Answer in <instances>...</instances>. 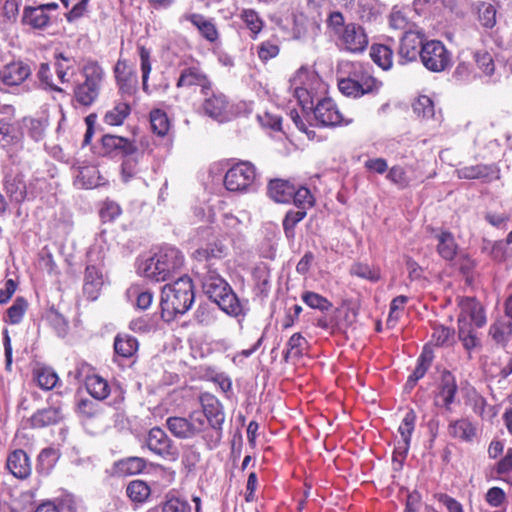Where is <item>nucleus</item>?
Masks as SVG:
<instances>
[{
  "label": "nucleus",
  "mask_w": 512,
  "mask_h": 512,
  "mask_svg": "<svg viewBox=\"0 0 512 512\" xmlns=\"http://www.w3.org/2000/svg\"><path fill=\"white\" fill-rule=\"evenodd\" d=\"M150 124L153 133L160 137L167 135L170 129V120L161 109H154L150 112Z\"/></svg>",
  "instance_id": "nucleus-40"
},
{
  "label": "nucleus",
  "mask_w": 512,
  "mask_h": 512,
  "mask_svg": "<svg viewBox=\"0 0 512 512\" xmlns=\"http://www.w3.org/2000/svg\"><path fill=\"white\" fill-rule=\"evenodd\" d=\"M372 67L369 66L357 79H354V98L361 97L365 94L378 90L380 82H378L371 74Z\"/></svg>",
  "instance_id": "nucleus-29"
},
{
  "label": "nucleus",
  "mask_w": 512,
  "mask_h": 512,
  "mask_svg": "<svg viewBox=\"0 0 512 512\" xmlns=\"http://www.w3.org/2000/svg\"><path fill=\"white\" fill-rule=\"evenodd\" d=\"M193 283L189 276H181L166 284L161 292L162 317L167 320L187 312L194 302Z\"/></svg>",
  "instance_id": "nucleus-3"
},
{
  "label": "nucleus",
  "mask_w": 512,
  "mask_h": 512,
  "mask_svg": "<svg viewBox=\"0 0 512 512\" xmlns=\"http://www.w3.org/2000/svg\"><path fill=\"white\" fill-rule=\"evenodd\" d=\"M349 61H341L337 68V82L339 91L345 96L352 95V70Z\"/></svg>",
  "instance_id": "nucleus-37"
},
{
  "label": "nucleus",
  "mask_w": 512,
  "mask_h": 512,
  "mask_svg": "<svg viewBox=\"0 0 512 512\" xmlns=\"http://www.w3.org/2000/svg\"><path fill=\"white\" fill-rule=\"evenodd\" d=\"M35 512H75V507L70 500L48 501L39 505Z\"/></svg>",
  "instance_id": "nucleus-53"
},
{
  "label": "nucleus",
  "mask_w": 512,
  "mask_h": 512,
  "mask_svg": "<svg viewBox=\"0 0 512 512\" xmlns=\"http://www.w3.org/2000/svg\"><path fill=\"white\" fill-rule=\"evenodd\" d=\"M279 53V47L275 41L267 40L258 47V56L263 61H268L276 57Z\"/></svg>",
  "instance_id": "nucleus-63"
},
{
  "label": "nucleus",
  "mask_w": 512,
  "mask_h": 512,
  "mask_svg": "<svg viewBox=\"0 0 512 512\" xmlns=\"http://www.w3.org/2000/svg\"><path fill=\"white\" fill-rule=\"evenodd\" d=\"M48 125L49 118L45 113H42L38 117H30L23 120V126L26 133L36 142L41 141L44 138Z\"/></svg>",
  "instance_id": "nucleus-24"
},
{
  "label": "nucleus",
  "mask_w": 512,
  "mask_h": 512,
  "mask_svg": "<svg viewBox=\"0 0 512 512\" xmlns=\"http://www.w3.org/2000/svg\"><path fill=\"white\" fill-rule=\"evenodd\" d=\"M131 112L130 104L126 100L118 102L106 112L104 122L111 126H120Z\"/></svg>",
  "instance_id": "nucleus-35"
},
{
  "label": "nucleus",
  "mask_w": 512,
  "mask_h": 512,
  "mask_svg": "<svg viewBox=\"0 0 512 512\" xmlns=\"http://www.w3.org/2000/svg\"><path fill=\"white\" fill-rule=\"evenodd\" d=\"M199 402L202 407V416L205 422H208L210 430L206 429L205 434L202 435L209 449L215 448L221 441L223 423L225 421V413L220 401L210 393H202L199 397Z\"/></svg>",
  "instance_id": "nucleus-6"
},
{
  "label": "nucleus",
  "mask_w": 512,
  "mask_h": 512,
  "mask_svg": "<svg viewBox=\"0 0 512 512\" xmlns=\"http://www.w3.org/2000/svg\"><path fill=\"white\" fill-rule=\"evenodd\" d=\"M306 216V211L303 209L298 210H290L286 213L285 218L283 220V228L285 235L288 239H294L295 226L304 219Z\"/></svg>",
  "instance_id": "nucleus-47"
},
{
  "label": "nucleus",
  "mask_w": 512,
  "mask_h": 512,
  "mask_svg": "<svg viewBox=\"0 0 512 512\" xmlns=\"http://www.w3.org/2000/svg\"><path fill=\"white\" fill-rule=\"evenodd\" d=\"M138 154L127 157L122 163V177L125 182L129 181L140 172L138 168Z\"/></svg>",
  "instance_id": "nucleus-61"
},
{
  "label": "nucleus",
  "mask_w": 512,
  "mask_h": 512,
  "mask_svg": "<svg viewBox=\"0 0 512 512\" xmlns=\"http://www.w3.org/2000/svg\"><path fill=\"white\" fill-rule=\"evenodd\" d=\"M76 183L86 189L98 186L100 184L99 171L93 166L81 168Z\"/></svg>",
  "instance_id": "nucleus-43"
},
{
  "label": "nucleus",
  "mask_w": 512,
  "mask_h": 512,
  "mask_svg": "<svg viewBox=\"0 0 512 512\" xmlns=\"http://www.w3.org/2000/svg\"><path fill=\"white\" fill-rule=\"evenodd\" d=\"M170 433L178 439H193L205 434L207 424L198 412H192L188 417L171 416L166 419Z\"/></svg>",
  "instance_id": "nucleus-8"
},
{
  "label": "nucleus",
  "mask_w": 512,
  "mask_h": 512,
  "mask_svg": "<svg viewBox=\"0 0 512 512\" xmlns=\"http://www.w3.org/2000/svg\"><path fill=\"white\" fill-rule=\"evenodd\" d=\"M59 456L55 449L45 448L38 456L37 471L42 475H48L55 466Z\"/></svg>",
  "instance_id": "nucleus-41"
},
{
  "label": "nucleus",
  "mask_w": 512,
  "mask_h": 512,
  "mask_svg": "<svg viewBox=\"0 0 512 512\" xmlns=\"http://www.w3.org/2000/svg\"><path fill=\"white\" fill-rule=\"evenodd\" d=\"M302 300L311 308L319 310H327L330 303L327 299L314 292H305L302 295Z\"/></svg>",
  "instance_id": "nucleus-62"
},
{
  "label": "nucleus",
  "mask_w": 512,
  "mask_h": 512,
  "mask_svg": "<svg viewBox=\"0 0 512 512\" xmlns=\"http://www.w3.org/2000/svg\"><path fill=\"white\" fill-rule=\"evenodd\" d=\"M146 467V461L140 457H129L118 462V470L126 475L141 473Z\"/></svg>",
  "instance_id": "nucleus-49"
},
{
  "label": "nucleus",
  "mask_w": 512,
  "mask_h": 512,
  "mask_svg": "<svg viewBox=\"0 0 512 512\" xmlns=\"http://www.w3.org/2000/svg\"><path fill=\"white\" fill-rule=\"evenodd\" d=\"M312 108L315 119L323 126H335L342 122V114L330 98L319 97Z\"/></svg>",
  "instance_id": "nucleus-14"
},
{
  "label": "nucleus",
  "mask_w": 512,
  "mask_h": 512,
  "mask_svg": "<svg viewBox=\"0 0 512 512\" xmlns=\"http://www.w3.org/2000/svg\"><path fill=\"white\" fill-rule=\"evenodd\" d=\"M478 18L482 26L492 28L496 24V8L490 3H481L478 6Z\"/></svg>",
  "instance_id": "nucleus-54"
},
{
  "label": "nucleus",
  "mask_w": 512,
  "mask_h": 512,
  "mask_svg": "<svg viewBox=\"0 0 512 512\" xmlns=\"http://www.w3.org/2000/svg\"><path fill=\"white\" fill-rule=\"evenodd\" d=\"M146 444L150 451L163 458L176 459L178 455L173 441L161 428L154 427L149 431Z\"/></svg>",
  "instance_id": "nucleus-13"
},
{
  "label": "nucleus",
  "mask_w": 512,
  "mask_h": 512,
  "mask_svg": "<svg viewBox=\"0 0 512 512\" xmlns=\"http://www.w3.org/2000/svg\"><path fill=\"white\" fill-rule=\"evenodd\" d=\"M387 178L400 189L408 187L410 183L405 170L400 166L392 167L387 174Z\"/></svg>",
  "instance_id": "nucleus-60"
},
{
  "label": "nucleus",
  "mask_w": 512,
  "mask_h": 512,
  "mask_svg": "<svg viewBox=\"0 0 512 512\" xmlns=\"http://www.w3.org/2000/svg\"><path fill=\"white\" fill-rule=\"evenodd\" d=\"M180 21L190 22L193 26L197 28L201 36L211 43L215 42L219 37V33L213 21L207 19L201 14H185L181 17Z\"/></svg>",
  "instance_id": "nucleus-18"
},
{
  "label": "nucleus",
  "mask_w": 512,
  "mask_h": 512,
  "mask_svg": "<svg viewBox=\"0 0 512 512\" xmlns=\"http://www.w3.org/2000/svg\"><path fill=\"white\" fill-rule=\"evenodd\" d=\"M413 112L424 119L432 118L435 114L434 103L426 95L419 96L412 104Z\"/></svg>",
  "instance_id": "nucleus-51"
},
{
  "label": "nucleus",
  "mask_w": 512,
  "mask_h": 512,
  "mask_svg": "<svg viewBox=\"0 0 512 512\" xmlns=\"http://www.w3.org/2000/svg\"><path fill=\"white\" fill-rule=\"evenodd\" d=\"M462 310L467 313L476 327L480 328L486 323V316L483 307L473 298H466L462 301Z\"/></svg>",
  "instance_id": "nucleus-39"
},
{
  "label": "nucleus",
  "mask_w": 512,
  "mask_h": 512,
  "mask_svg": "<svg viewBox=\"0 0 512 512\" xmlns=\"http://www.w3.org/2000/svg\"><path fill=\"white\" fill-rule=\"evenodd\" d=\"M81 74L84 80L74 86V100L78 105L88 107L100 94L105 72L97 62L89 61L82 67Z\"/></svg>",
  "instance_id": "nucleus-5"
},
{
  "label": "nucleus",
  "mask_w": 512,
  "mask_h": 512,
  "mask_svg": "<svg viewBox=\"0 0 512 512\" xmlns=\"http://www.w3.org/2000/svg\"><path fill=\"white\" fill-rule=\"evenodd\" d=\"M456 173L460 179L485 178L490 174V167L483 164L465 166L457 169Z\"/></svg>",
  "instance_id": "nucleus-50"
},
{
  "label": "nucleus",
  "mask_w": 512,
  "mask_h": 512,
  "mask_svg": "<svg viewBox=\"0 0 512 512\" xmlns=\"http://www.w3.org/2000/svg\"><path fill=\"white\" fill-rule=\"evenodd\" d=\"M437 240L436 250L439 256L445 261H452L458 253V244L454 235L446 230H441L435 234Z\"/></svg>",
  "instance_id": "nucleus-20"
},
{
  "label": "nucleus",
  "mask_w": 512,
  "mask_h": 512,
  "mask_svg": "<svg viewBox=\"0 0 512 512\" xmlns=\"http://www.w3.org/2000/svg\"><path fill=\"white\" fill-rule=\"evenodd\" d=\"M27 309V302L24 298H17L13 305L7 311L8 322L12 325L18 324L22 321L23 316Z\"/></svg>",
  "instance_id": "nucleus-58"
},
{
  "label": "nucleus",
  "mask_w": 512,
  "mask_h": 512,
  "mask_svg": "<svg viewBox=\"0 0 512 512\" xmlns=\"http://www.w3.org/2000/svg\"><path fill=\"white\" fill-rule=\"evenodd\" d=\"M114 74L122 97H133L138 90V76L134 68L126 60L119 59L114 67Z\"/></svg>",
  "instance_id": "nucleus-11"
},
{
  "label": "nucleus",
  "mask_w": 512,
  "mask_h": 512,
  "mask_svg": "<svg viewBox=\"0 0 512 512\" xmlns=\"http://www.w3.org/2000/svg\"><path fill=\"white\" fill-rule=\"evenodd\" d=\"M86 387L89 394L95 399L102 400L109 395L108 383L97 375L87 378Z\"/></svg>",
  "instance_id": "nucleus-42"
},
{
  "label": "nucleus",
  "mask_w": 512,
  "mask_h": 512,
  "mask_svg": "<svg viewBox=\"0 0 512 512\" xmlns=\"http://www.w3.org/2000/svg\"><path fill=\"white\" fill-rule=\"evenodd\" d=\"M454 330L442 325L435 326L431 342L436 346H448L453 342Z\"/></svg>",
  "instance_id": "nucleus-57"
},
{
  "label": "nucleus",
  "mask_w": 512,
  "mask_h": 512,
  "mask_svg": "<svg viewBox=\"0 0 512 512\" xmlns=\"http://www.w3.org/2000/svg\"><path fill=\"white\" fill-rule=\"evenodd\" d=\"M257 178L255 166L248 161L233 165L225 174L224 185L231 192H249Z\"/></svg>",
  "instance_id": "nucleus-9"
},
{
  "label": "nucleus",
  "mask_w": 512,
  "mask_h": 512,
  "mask_svg": "<svg viewBox=\"0 0 512 512\" xmlns=\"http://www.w3.org/2000/svg\"><path fill=\"white\" fill-rule=\"evenodd\" d=\"M222 253V248L197 251L198 256L208 262L204 266L206 271L202 273V288L209 299L215 302L225 314L235 318L240 328H242L243 322L250 311L249 300L240 299L229 283L214 268V263L211 261L220 258Z\"/></svg>",
  "instance_id": "nucleus-1"
},
{
  "label": "nucleus",
  "mask_w": 512,
  "mask_h": 512,
  "mask_svg": "<svg viewBox=\"0 0 512 512\" xmlns=\"http://www.w3.org/2000/svg\"><path fill=\"white\" fill-rule=\"evenodd\" d=\"M32 73L30 66L23 61H13L0 69V82L6 86L21 85Z\"/></svg>",
  "instance_id": "nucleus-15"
},
{
  "label": "nucleus",
  "mask_w": 512,
  "mask_h": 512,
  "mask_svg": "<svg viewBox=\"0 0 512 512\" xmlns=\"http://www.w3.org/2000/svg\"><path fill=\"white\" fill-rule=\"evenodd\" d=\"M416 413L413 409H410L402 419L398 432L401 436V440L397 442V444L404 445V449L406 447H410L411 436L415 429L416 423Z\"/></svg>",
  "instance_id": "nucleus-38"
},
{
  "label": "nucleus",
  "mask_w": 512,
  "mask_h": 512,
  "mask_svg": "<svg viewBox=\"0 0 512 512\" xmlns=\"http://www.w3.org/2000/svg\"><path fill=\"white\" fill-rule=\"evenodd\" d=\"M290 89L303 111H310L319 97L326 93V85L314 71L300 68L290 79Z\"/></svg>",
  "instance_id": "nucleus-4"
},
{
  "label": "nucleus",
  "mask_w": 512,
  "mask_h": 512,
  "mask_svg": "<svg viewBox=\"0 0 512 512\" xmlns=\"http://www.w3.org/2000/svg\"><path fill=\"white\" fill-rule=\"evenodd\" d=\"M307 341L300 333H294L287 343V352L286 357L292 355L294 357H299L303 354V352L307 348Z\"/></svg>",
  "instance_id": "nucleus-59"
},
{
  "label": "nucleus",
  "mask_w": 512,
  "mask_h": 512,
  "mask_svg": "<svg viewBox=\"0 0 512 512\" xmlns=\"http://www.w3.org/2000/svg\"><path fill=\"white\" fill-rule=\"evenodd\" d=\"M421 52L420 61L430 72L440 73L453 65L451 51L439 40L425 41Z\"/></svg>",
  "instance_id": "nucleus-7"
},
{
  "label": "nucleus",
  "mask_w": 512,
  "mask_h": 512,
  "mask_svg": "<svg viewBox=\"0 0 512 512\" xmlns=\"http://www.w3.org/2000/svg\"><path fill=\"white\" fill-rule=\"evenodd\" d=\"M328 30L336 45L342 49L351 51L352 30L345 23L344 16L339 11L331 12L327 20Z\"/></svg>",
  "instance_id": "nucleus-12"
},
{
  "label": "nucleus",
  "mask_w": 512,
  "mask_h": 512,
  "mask_svg": "<svg viewBox=\"0 0 512 512\" xmlns=\"http://www.w3.org/2000/svg\"><path fill=\"white\" fill-rule=\"evenodd\" d=\"M200 86L203 94L211 88V83L206 74L198 67H188L182 70L177 81V87Z\"/></svg>",
  "instance_id": "nucleus-16"
},
{
  "label": "nucleus",
  "mask_w": 512,
  "mask_h": 512,
  "mask_svg": "<svg viewBox=\"0 0 512 512\" xmlns=\"http://www.w3.org/2000/svg\"><path fill=\"white\" fill-rule=\"evenodd\" d=\"M292 200L298 209H303L305 211L307 208L312 207L314 203V197L306 187H300L298 189L294 187Z\"/></svg>",
  "instance_id": "nucleus-55"
},
{
  "label": "nucleus",
  "mask_w": 512,
  "mask_h": 512,
  "mask_svg": "<svg viewBox=\"0 0 512 512\" xmlns=\"http://www.w3.org/2000/svg\"><path fill=\"white\" fill-rule=\"evenodd\" d=\"M122 210L118 203L114 201H105L100 210V216L103 221H113L120 216Z\"/></svg>",
  "instance_id": "nucleus-64"
},
{
  "label": "nucleus",
  "mask_w": 512,
  "mask_h": 512,
  "mask_svg": "<svg viewBox=\"0 0 512 512\" xmlns=\"http://www.w3.org/2000/svg\"><path fill=\"white\" fill-rule=\"evenodd\" d=\"M162 512H192V506L188 500L178 496H167L163 503Z\"/></svg>",
  "instance_id": "nucleus-52"
},
{
  "label": "nucleus",
  "mask_w": 512,
  "mask_h": 512,
  "mask_svg": "<svg viewBox=\"0 0 512 512\" xmlns=\"http://www.w3.org/2000/svg\"><path fill=\"white\" fill-rule=\"evenodd\" d=\"M202 107L206 115L219 122L228 118V101L223 94H212V96L207 97Z\"/></svg>",
  "instance_id": "nucleus-19"
},
{
  "label": "nucleus",
  "mask_w": 512,
  "mask_h": 512,
  "mask_svg": "<svg viewBox=\"0 0 512 512\" xmlns=\"http://www.w3.org/2000/svg\"><path fill=\"white\" fill-rule=\"evenodd\" d=\"M103 285V276L100 269L94 265H88L84 276L83 291L90 300H96Z\"/></svg>",
  "instance_id": "nucleus-21"
},
{
  "label": "nucleus",
  "mask_w": 512,
  "mask_h": 512,
  "mask_svg": "<svg viewBox=\"0 0 512 512\" xmlns=\"http://www.w3.org/2000/svg\"><path fill=\"white\" fill-rule=\"evenodd\" d=\"M449 435L465 442H471L476 436L475 425L466 418L451 421L448 425Z\"/></svg>",
  "instance_id": "nucleus-25"
},
{
  "label": "nucleus",
  "mask_w": 512,
  "mask_h": 512,
  "mask_svg": "<svg viewBox=\"0 0 512 512\" xmlns=\"http://www.w3.org/2000/svg\"><path fill=\"white\" fill-rule=\"evenodd\" d=\"M23 22L35 29H42L49 23V16L42 7H26L23 13Z\"/></svg>",
  "instance_id": "nucleus-34"
},
{
  "label": "nucleus",
  "mask_w": 512,
  "mask_h": 512,
  "mask_svg": "<svg viewBox=\"0 0 512 512\" xmlns=\"http://www.w3.org/2000/svg\"><path fill=\"white\" fill-rule=\"evenodd\" d=\"M239 18L243 21L246 28L250 31L251 37L255 39L264 26V21L254 9L245 8L239 13Z\"/></svg>",
  "instance_id": "nucleus-36"
},
{
  "label": "nucleus",
  "mask_w": 512,
  "mask_h": 512,
  "mask_svg": "<svg viewBox=\"0 0 512 512\" xmlns=\"http://www.w3.org/2000/svg\"><path fill=\"white\" fill-rule=\"evenodd\" d=\"M114 350L123 358L132 357L138 350V341L130 335L118 334L114 340Z\"/></svg>",
  "instance_id": "nucleus-33"
},
{
  "label": "nucleus",
  "mask_w": 512,
  "mask_h": 512,
  "mask_svg": "<svg viewBox=\"0 0 512 512\" xmlns=\"http://www.w3.org/2000/svg\"><path fill=\"white\" fill-rule=\"evenodd\" d=\"M294 193V185L289 181L275 179L268 184V195L277 203H289Z\"/></svg>",
  "instance_id": "nucleus-22"
},
{
  "label": "nucleus",
  "mask_w": 512,
  "mask_h": 512,
  "mask_svg": "<svg viewBox=\"0 0 512 512\" xmlns=\"http://www.w3.org/2000/svg\"><path fill=\"white\" fill-rule=\"evenodd\" d=\"M409 7L394 6L389 14V25L396 30H404L409 25Z\"/></svg>",
  "instance_id": "nucleus-44"
},
{
  "label": "nucleus",
  "mask_w": 512,
  "mask_h": 512,
  "mask_svg": "<svg viewBox=\"0 0 512 512\" xmlns=\"http://www.w3.org/2000/svg\"><path fill=\"white\" fill-rule=\"evenodd\" d=\"M5 190L11 201L22 203L29 200L28 183L21 176H15L6 181Z\"/></svg>",
  "instance_id": "nucleus-27"
},
{
  "label": "nucleus",
  "mask_w": 512,
  "mask_h": 512,
  "mask_svg": "<svg viewBox=\"0 0 512 512\" xmlns=\"http://www.w3.org/2000/svg\"><path fill=\"white\" fill-rule=\"evenodd\" d=\"M36 380L39 387L44 390H50L57 384L58 376L50 368H40L36 372Z\"/></svg>",
  "instance_id": "nucleus-56"
},
{
  "label": "nucleus",
  "mask_w": 512,
  "mask_h": 512,
  "mask_svg": "<svg viewBox=\"0 0 512 512\" xmlns=\"http://www.w3.org/2000/svg\"><path fill=\"white\" fill-rule=\"evenodd\" d=\"M489 335L492 337L495 343L505 347L512 337V321H496L490 326Z\"/></svg>",
  "instance_id": "nucleus-32"
},
{
  "label": "nucleus",
  "mask_w": 512,
  "mask_h": 512,
  "mask_svg": "<svg viewBox=\"0 0 512 512\" xmlns=\"http://www.w3.org/2000/svg\"><path fill=\"white\" fill-rule=\"evenodd\" d=\"M103 146L110 150H115L125 157L133 156L137 152L135 143L128 138L116 135H104L102 138Z\"/></svg>",
  "instance_id": "nucleus-23"
},
{
  "label": "nucleus",
  "mask_w": 512,
  "mask_h": 512,
  "mask_svg": "<svg viewBox=\"0 0 512 512\" xmlns=\"http://www.w3.org/2000/svg\"><path fill=\"white\" fill-rule=\"evenodd\" d=\"M126 493L132 501L144 502L150 495V488L144 481L134 480L127 486Z\"/></svg>",
  "instance_id": "nucleus-48"
},
{
  "label": "nucleus",
  "mask_w": 512,
  "mask_h": 512,
  "mask_svg": "<svg viewBox=\"0 0 512 512\" xmlns=\"http://www.w3.org/2000/svg\"><path fill=\"white\" fill-rule=\"evenodd\" d=\"M184 266V256L175 247L165 246L153 256L141 258L137 262L139 275L155 281L164 282L181 272Z\"/></svg>",
  "instance_id": "nucleus-2"
},
{
  "label": "nucleus",
  "mask_w": 512,
  "mask_h": 512,
  "mask_svg": "<svg viewBox=\"0 0 512 512\" xmlns=\"http://www.w3.org/2000/svg\"><path fill=\"white\" fill-rule=\"evenodd\" d=\"M140 58V69L142 74V86L145 92H148V80L152 70L151 52L144 46H138Z\"/></svg>",
  "instance_id": "nucleus-46"
},
{
  "label": "nucleus",
  "mask_w": 512,
  "mask_h": 512,
  "mask_svg": "<svg viewBox=\"0 0 512 512\" xmlns=\"http://www.w3.org/2000/svg\"><path fill=\"white\" fill-rule=\"evenodd\" d=\"M393 56V50L387 45L374 44L370 48V58L385 71L392 68Z\"/></svg>",
  "instance_id": "nucleus-30"
},
{
  "label": "nucleus",
  "mask_w": 512,
  "mask_h": 512,
  "mask_svg": "<svg viewBox=\"0 0 512 512\" xmlns=\"http://www.w3.org/2000/svg\"><path fill=\"white\" fill-rule=\"evenodd\" d=\"M458 387L455 381L454 376L445 371L441 377L440 391L439 397L442 398L443 406L446 410L451 411V404L455 400V395L457 393Z\"/></svg>",
  "instance_id": "nucleus-26"
},
{
  "label": "nucleus",
  "mask_w": 512,
  "mask_h": 512,
  "mask_svg": "<svg viewBox=\"0 0 512 512\" xmlns=\"http://www.w3.org/2000/svg\"><path fill=\"white\" fill-rule=\"evenodd\" d=\"M54 190L55 183L44 177L35 176L28 182L29 200L43 199L46 195L53 193Z\"/></svg>",
  "instance_id": "nucleus-31"
},
{
  "label": "nucleus",
  "mask_w": 512,
  "mask_h": 512,
  "mask_svg": "<svg viewBox=\"0 0 512 512\" xmlns=\"http://www.w3.org/2000/svg\"><path fill=\"white\" fill-rule=\"evenodd\" d=\"M74 62L75 61L73 59L64 57L62 54L57 57L55 71L61 83H67L70 81V78L74 73Z\"/></svg>",
  "instance_id": "nucleus-45"
},
{
  "label": "nucleus",
  "mask_w": 512,
  "mask_h": 512,
  "mask_svg": "<svg viewBox=\"0 0 512 512\" xmlns=\"http://www.w3.org/2000/svg\"><path fill=\"white\" fill-rule=\"evenodd\" d=\"M7 468L19 479L27 478L32 471L31 461L27 453L21 449L11 452L7 458Z\"/></svg>",
  "instance_id": "nucleus-17"
},
{
  "label": "nucleus",
  "mask_w": 512,
  "mask_h": 512,
  "mask_svg": "<svg viewBox=\"0 0 512 512\" xmlns=\"http://www.w3.org/2000/svg\"><path fill=\"white\" fill-rule=\"evenodd\" d=\"M61 418L62 413L59 407L44 408L33 414L31 425L35 428H43L58 423Z\"/></svg>",
  "instance_id": "nucleus-28"
},
{
  "label": "nucleus",
  "mask_w": 512,
  "mask_h": 512,
  "mask_svg": "<svg viewBox=\"0 0 512 512\" xmlns=\"http://www.w3.org/2000/svg\"><path fill=\"white\" fill-rule=\"evenodd\" d=\"M425 44L424 34L418 31H406L401 37L398 62L401 65L408 64L421 58L422 45Z\"/></svg>",
  "instance_id": "nucleus-10"
}]
</instances>
